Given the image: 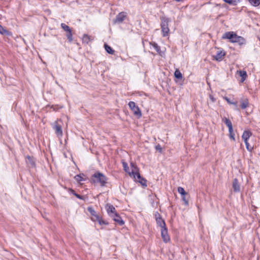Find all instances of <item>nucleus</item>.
I'll return each instance as SVG.
<instances>
[{"label":"nucleus","instance_id":"obj_1","mask_svg":"<svg viewBox=\"0 0 260 260\" xmlns=\"http://www.w3.org/2000/svg\"><path fill=\"white\" fill-rule=\"evenodd\" d=\"M222 38V39H229L230 42L232 43L243 44L244 42V39L243 37L237 36L233 31H229L224 33Z\"/></svg>","mask_w":260,"mask_h":260},{"label":"nucleus","instance_id":"obj_2","mask_svg":"<svg viewBox=\"0 0 260 260\" xmlns=\"http://www.w3.org/2000/svg\"><path fill=\"white\" fill-rule=\"evenodd\" d=\"M92 181L94 183H99L101 186H104L107 183L106 177L102 173H95L92 177Z\"/></svg>","mask_w":260,"mask_h":260},{"label":"nucleus","instance_id":"obj_3","mask_svg":"<svg viewBox=\"0 0 260 260\" xmlns=\"http://www.w3.org/2000/svg\"><path fill=\"white\" fill-rule=\"evenodd\" d=\"M59 123H62V121L60 119H58L52 124V126L56 135L59 137H61L62 136V126Z\"/></svg>","mask_w":260,"mask_h":260},{"label":"nucleus","instance_id":"obj_4","mask_svg":"<svg viewBox=\"0 0 260 260\" xmlns=\"http://www.w3.org/2000/svg\"><path fill=\"white\" fill-rule=\"evenodd\" d=\"M170 20L168 18H163L161 19V28L164 37L169 35L170 29L169 28V22Z\"/></svg>","mask_w":260,"mask_h":260},{"label":"nucleus","instance_id":"obj_5","mask_svg":"<svg viewBox=\"0 0 260 260\" xmlns=\"http://www.w3.org/2000/svg\"><path fill=\"white\" fill-rule=\"evenodd\" d=\"M128 106L135 116H137L138 118H140L142 116L141 110L140 108L136 105L135 102H130L128 103Z\"/></svg>","mask_w":260,"mask_h":260},{"label":"nucleus","instance_id":"obj_6","mask_svg":"<svg viewBox=\"0 0 260 260\" xmlns=\"http://www.w3.org/2000/svg\"><path fill=\"white\" fill-rule=\"evenodd\" d=\"M225 55V52L223 50L218 49L213 57L215 60L220 61L223 59Z\"/></svg>","mask_w":260,"mask_h":260},{"label":"nucleus","instance_id":"obj_7","mask_svg":"<svg viewBox=\"0 0 260 260\" xmlns=\"http://www.w3.org/2000/svg\"><path fill=\"white\" fill-rule=\"evenodd\" d=\"M161 236L163 241L165 242H168L170 241V237L168 235V230L166 227L160 229Z\"/></svg>","mask_w":260,"mask_h":260},{"label":"nucleus","instance_id":"obj_8","mask_svg":"<svg viewBox=\"0 0 260 260\" xmlns=\"http://www.w3.org/2000/svg\"><path fill=\"white\" fill-rule=\"evenodd\" d=\"M106 209L108 215L110 217H112L117 213L115 207L111 204H107L106 206Z\"/></svg>","mask_w":260,"mask_h":260},{"label":"nucleus","instance_id":"obj_9","mask_svg":"<svg viewBox=\"0 0 260 260\" xmlns=\"http://www.w3.org/2000/svg\"><path fill=\"white\" fill-rule=\"evenodd\" d=\"M131 167L132 171L128 172V174H129V176H131V177H133L134 179H136V176H135L136 174L139 173L138 172V169H137V167L135 165V164L133 163H132L131 164Z\"/></svg>","mask_w":260,"mask_h":260},{"label":"nucleus","instance_id":"obj_10","mask_svg":"<svg viewBox=\"0 0 260 260\" xmlns=\"http://www.w3.org/2000/svg\"><path fill=\"white\" fill-rule=\"evenodd\" d=\"M87 210L90 213L92 220L95 221L96 220L99 219V216L96 213V212L92 207H88Z\"/></svg>","mask_w":260,"mask_h":260},{"label":"nucleus","instance_id":"obj_11","mask_svg":"<svg viewBox=\"0 0 260 260\" xmlns=\"http://www.w3.org/2000/svg\"><path fill=\"white\" fill-rule=\"evenodd\" d=\"M156 221L157 224L160 228V229L166 227L164 220L160 217L159 214L156 215Z\"/></svg>","mask_w":260,"mask_h":260},{"label":"nucleus","instance_id":"obj_12","mask_svg":"<svg viewBox=\"0 0 260 260\" xmlns=\"http://www.w3.org/2000/svg\"><path fill=\"white\" fill-rule=\"evenodd\" d=\"M135 176L136 178V179H135V181L139 182L142 186L144 187L147 186L146 180L142 178L139 173H136Z\"/></svg>","mask_w":260,"mask_h":260},{"label":"nucleus","instance_id":"obj_13","mask_svg":"<svg viewBox=\"0 0 260 260\" xmlns=\"http://www.w3.org/2000/svg\"><path fill=\"white\" fill-rule=\"evenodd\" d=\"M233 188L235 192H239L240 190V185L238 182V179L235 178L233 180Z\"/></svg>","mask_w":260,"mask_h":260},{"label":"nucleus","instance_id":"obj_14","mask_svg":"<svg viewBox=\"0 0 260 260\" xmlns=\"http://www.w3.org/2000/svg\"><path fill=\"white\" fill-rule=\"evenodd\" d=\"M125 13L124 12H121L117 15L115 21L116 22L120 23L122 22V21L125 19Z\"/></svg>","mask_w":260,"mask_h":260},{"label":"nucleus","instance_id":"obj_15","mask_svg":"<svg viewBox=\"0 0 260 260\" xmlns=\"http://www.w3.org/2000/svg\"><path fill=\"white\" fill-rule=\"evenodd\" d=\"M252 133L249 131H244L242 135V138L244 141H248L249 138L251 136Z\"/></svg>","mask_w":260,"mask_h":260},{"label":"nucleus","instance_id":"obj_16","mask_svg":"<svg viewBox=\"0 0 260 260\" xmlns=\"http://www.w3.org/2000/svg\"><path fill=\"white\" fill-rule=\"evenodd\" d=\"M111 217L113 218V219L115 221L117 222L120 225H123L124 223L123 220L121 219L120 216L117 213L115 214L114 215L112 216Z\"/></svg>","mask_w":260,"mask_h":260},{"label":"nucleus","instance_id":"obj_17","mask_svg":"<svg viewBox=\"0 0 260 260\" xmlns=\"http://www.w3.org/2000/svg\"><path fill=\"white\" fill-rule=\"evenodd\" d=\"M240 103L241 107L243 109L246 108L249 105L248 100L247 99H242L240 101Z\"/></svg>","mask_w":260,"mask_h":260},{"label":"nucleus","instance_id":"obj_18","mask_svg":"<svg viewBox=\"0 0 260 260\" xmlns=\"http://www.w3.org/2000/svg\"><path fill=\"white\" fill-rule=\"evenodd\" d=\"M237 73L242 77L241 82H244L247 77V73L244 71H238Z\"/></svg>","mask_w":260,"mask_h":260},{"label":"nucleus","instance_id":"obj_19","mask_svg":"<svg viewBox=\"0 0 260 260\" xmlns=\"http://www.w3.org/2000/svg\"><path fill=\"white\" fill-rule=\"evenodd\" d=\"M223 121H224L225 124L226 125V126L228 127L229 130L231 131V129H233V126H232V123L231 121L229 119H228L226 118H224L223 119Z\"/></svg>","mask_w":260,"mask_h":260},{"label":"nucleus","instance_id":"obj_20","mask_svg":"<svg viewBox=\"0 0 260 260\" xmlns=\"http://www.w3.org/2000/svg\"><path fill=\"white\" fill-rule=\"evenodd\" d=\"M84 175L83 174H80L79 175H77L75 176L74 178L75 179L78 181V182H80L81 181H84L85 179L84 178Z\"/></svg>","mask_w":260,"mask_h":260},{"label":"nucleus","instance_id":"obj_21","mask_svg":"<svg viewBox=\"0 0 260 260\" xmlns=\"http://www.w3.org/2000/svg\"><path fill=\"white\" fill-rule=\"evenodd\" d=\"M0 34L3 35H11V33L5 29L1 25H0Z\"/></svg>","mask_w":260,"mask_h":260},{"label":"nucleus","instance_id":"obj_22","mask_svg":"<svg viewBox=\"0 0 260 260\" xmlns=\"http://www.w3.org/2000/svg\"><path fill=\"white\" fill-rule=\"evenodd\" d=\"M150 45H151L154 49L160 54H161L160 51V48L158 46V45L155 43V42H151L150 43Z\"/></svg>","mask_w":260,"mask_h":260},{"label":"nucleus","instance_id":"obj_23","mask_svg":"<svg viewBox=\"0 0 260 260\" xmlns=\"http://www.w3.org/2000/svg\"><path fill=\"white\" fill-rule=\"evenodd\" d=\"M104 47H105V50H106V51L108 53H109V54H114V51L111 48V47H110L109 46H108L107 44H105Z\"/></svg>","mask_w":260,"mask_h":260},{"label":"nucleus","instance_id":"obj_24","mask_svg":"<svg viewBox=\"0 0 260 260\" xmlns=\"http://www.w3.org/2000/svg\"><path fill=\"white\" fill-rule=\"evenodd\" d=\"M61 27L67 32H69L72 31L71 28H70V27L68 25H67L66 24H64V23H61Z\"/></svg>","mask_w":260,"mask_h":260},{"label":"nucleus","instance_id":"obj_25","mask_svg":"<svg viewBox=\"0 0 260 260\" xmlns=\"http://www.w3.org/2000/svg\"><path fill=\"white\" fill-rule=\"evenodd\" d=\"M174 76L177 79H181L182 78V75L178 69L175 70Z\"/></svg>","mask_w":260,"mask_h":260},{"label":"nucleus","instance_id":"obj_26","mask_svg":"<svg viewBox=\"0 0 260 260\" xmlns=\"http://www.w3.org/2000/svg\"><path fill=\"white\" fill-rule=\"evenodd\" d=\"M90 37L88 36L87 35H84L82 38V41L84 43H88V42L90 41Z\"/></svg>","mask_w":260,"mask_h":260},{"label":"nucleus","instance_id":"obj_27","mask_svg":"<svg viewBox=\"0 0 260 260\" xmlns=\"http://www.w3.org/2000/svg\"><path fill=\"white\" fill-rule=\"evenodd\" d=\"M249 2L254 6H257L260 4V0H249Z\"/></svg>","mask_w":260,"mask_h":260},{"label":"nucleus","instance_id":"obj_28","mask_svg":"<svg viewBox=\"0 0 260 260\" xmlns=\"http://www.w3.org/2000/svg\"><path fill=\"white\" fill-rule=\"evenodd\" d=\"M244 142H245L247 150L250 152L252 151V150L253 149V147L249 144V143L248 142V141H244Z\"/></svg>","mask_w":260,"mask_h":260},{"label":"nucleus","instance_id":"obj_29","mask_svg":"<svg viewBox=\"0 0 260 260\" xmlns=\"http://www.w3.org/2000/svg\"><path fill=\"white\" fill-rule=\"evenodd\" d=\"M178 191L183 196H185L186 194V192L184 190V188L182 187H179L178 188Z\"/></svg>","mask_w":260,"mask_h":260},{"label":"nucleus","instance_id":"obj_30","mask_svg":"<svg viewBox=\"0 0 260 260\" xmlns=\"http://www.w3.org/2000/svg\"><path fill=\"white\" fill-rule=\"evenodd\" d=\"M66 36H67V38L69 40L70 42H72V41H73V36H72V31H70L69 32H67V34L66 35Z\"/></svg>","mask_w":260,"mask_h":260},{"label":"nucleus","instance_id":"obj_31","mask_svg":"<svg viewBox=\"0 0 260 260\" xmlns=\"http://www.w3.org/2000/svg\"><path fill=\"white\" fill-rule=\"evenodd\" d=\"M224 2L232 5H236V1L235 0H222Z\"/></svg>","mask_w":260,"mask_h":260},{"label":"nucleus","instance_id":"obj_32","mask_svg":"<svg viewBox=\"0 0 260 260\" xmlns=\"http://www.w3.org/2000/svg\"><path fill=\"white\" fill-rule=\"evenodd\" d=\"M229 136H230V138H231L234 141H235V134L233 132V129H231V131L229 130Z\"/></svg>","mask_w":260,"mask_h":260},{"label":"nucleus","instance_id":"obj_33","mask_svg":"<svg viewBox=\"0 0 260 260\" xmlns=\"http://www.w3.org/2000/svg\"><path fill=\"white\" fill-rule=\"evenodd\" d=\"M95 221H98L100 225L108 224L105 221L102 220L100 216H99V219L96 220Z\"/></svg>","mask_w":260,"mask_h":260},{"label":"nucleus","instance_id":"obj_34","mask_svg":"<svg viewBox=\"0 0 260 260\" xmlns=\"http://www.w3.org/2000/svg\"><path fill=\"white\" fill-rule=\"evenodd\" d=\"M223 98L229 104L234 105L235 106H237V102H231L230 100V99L229 98H228L227 97H226V96L224 97Z\"/></svg>","mask_w":260,"mask_h":260},{"label":"nucleus","instance_id":"obj_35","mask_svg":"<svg viewBox=\"0 0 260 260\" xmlns=\"http://www.w3.org/2000/svg\"><path fill=\"white\" fill-rule=\"evenodd\" d=\"M122 165L124 171L128 173L129 171H128V167L127 164L125 162L122 161Z\"/></svg>","mask_w":260,"mask_h":260},{"label":"nucleus","instance_id":"obj_36","mask_svg":"<svg viewBox=\"0 0 260 260\" xmlns=\"http://www.w3.org/2000/svg\"><path fill=\"white\" fill-rule=\"evenodd\" d=\"M182 200H183V202H184V204H185V205H188V201L186 199V198H185V196H183Z\"/></svg>","mask_w":260,"mask_h":260},{"label":"nucleus","instance_id":"obj_37","mask_svg":"<svg viewBox=\"0 0 260 260\" xmlns=\"http://www.w3.org/2000/svg\"><path fill=\"white\" fill-rule=\"evenodd\" d=\"M209 98H210V100L212 102H214L215 101V99H214V98L213 97V95H209Z\"/></svg>","mask_w":260,"mask_h":260},{"label":"nucleus","instance_id":"obj_38","mask_svg":"<svg viewBox=\"0 0 260 260\" xmlns=\"http://www.w3.org/2000/svg\"><path fill=\"white\" fill-rule=\"evenodd\" d=\"M74 195H75L77 198H79V199H82V197H81V196H80V195H79V194H77V193H74Z\"/></svg>","mask_w":260,"mask_h":260},{"label":"nucleus","instance_id":"obj_39","mask_svg":"<svg viewBox=\"0 0 260 260\" xmlns=\"http://www.w3.org/2000/svg\"><path fill=\"white\" fill-rule=\"evenodd\" d=\"M70 191L71 193H72L73 194H74V193H76L74 191V190L72 189H70Z\"/></svg>","mask_w":260,"mask_h":260},{"label":"nucleus","instance_id":"obj_40","mask_svg":"<svg viewBox=\"0 0 260 260\" xmlns=\"http://www.w3.org/2000/svg\"><path fill=\"white\" fill-rule=\"evenodd\" d=\"M70 191L71 193H72L73 194H74V193H76L74 191V190L72 189H70Z\"/></svg>","mask_w":260,"mask_h":260},{"label":"nucleus","instance_id":"obj_41","mask_svg":"<svg viewBox=\"0 0 260 260\" xmlns=\"http://www.w3.org/2000/svg\"><path fill=\"white\" fill-rule=\"evenodd\" d=\"M27 157L28 159H30V157L29 156H27Z\"/></svg>","mask_w":260,"mask_h":260}]
</instances>
